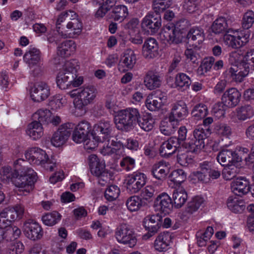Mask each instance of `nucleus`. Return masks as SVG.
Segmentation results:
<instances>
[{"instance_id": "obj_51", "label": "nucleus", "mask_w": 254, "mask_h": 254, "mask_svg": "<svg viewBox=\"0 0 254 254\" xmlns=\"http://www.w3.org/2000/svg\"><path fill=\"white\" fill-rule=\"evenodd\" d=\"M120 193V190L116 185L109 186L105 190L104 196L108 201H112L116 200L119 196Z\"/></svg>"}, {"instance_id": "obj_5", "label": "nucleus", "mask_w": 254, "mask_h": 254, "mask_svg": "<svg viewBox=\"0 0 254 254\" xmlns=\"http://www.w3.org/2000/svg\"><path fill=\"white\" fill-rule=\"evenodd\" d=\"M241 93L235 88H231L226 90L222 97V103L216 104L212 110L214 115L217 118L223 117L225 110L223 105L228 108L236 107L240 102Z\"/></svg>"}, {"instance_id": "obj_29", "label": "nucleus", "mask_w": 254, "mask_h": 254, "mask_svg": "<svg viewBox=\"0 0 254 254\" xmlns=\"http://www.w3.org/2000/svg\"><path fill=\"white\" fill-rule=\"evenodd\" d=\"M204 37L203 30L197 27L191 28L187 34L188 42L196 48L202 43Z\"/></svg>"}, {"instance_id": "obj_32", "label": "nucleus", "mask_w": 254, "mask_h": 254, "mask_svg": "<svg viewBox=\"0 0 254 254\" xmlns=\"http://www.w3.org/2000/svg\"><path fill=\"white\" fill-rule=\"evenodd\" d=\"M169 173V167L164 161H160L155 164L151 169V174L154 178L159 180L164 179Z\"/></svg>"}, {"instance_id": "obj_30", "label": "nucleus", "mask_w": 254, "mask_h": 254, "mask_svg": "<svg viewBox=\"0 0 254 254\" xmlns=\"http://www.w3.org/2000/svg\"><path fill=\"white\" fill-rule=\"evenodd\" d=\"M172 236L168 232L160 233L154 242V248L158 252H164L168 250L171 242Z\"/></svg>"}, {"instance_id": "obj_61", "label": "nucleus", "mask_w": 254, "mask_h": 254, "mask_svg": "<svg viewBox=\"0 0 254 254\" xmlns=\"http://www.w3.org/2000/svg\"><path fill=\"white\" fill-rule=\"evenodd\" d=\"M200 170L197 172L196 176L199 181L203 183L208 182L209 176H208L207 168L205 166V162L200 164Z\"/></svg>"}, {"instance_id": "obj_17", "label": "nucleus", "mask_w": 254, "mask_h": 254, "mask_svg": "<svg viewBox=\"0 0 254 254\" xmlns=\"http://www.w3.org/2000/svg\"><path fill=\"white\" fill-rule=\"evenodd\" d=\"M167 98L166 93L156 90L147 97L146 106L150 111H156L164 105L166 102Z\"/></svg>"}, {"instance_id": "obj_42", "label": "nucleus", "mask_w": 254, "mask_h": 254, "mask_svg": "<svg viewBox=\"0 0 254 254\" xmlns=\"http://www.w3.org/2000/svg\"><path fill=\"white\" fill-rule=\"evenodd\" d=\"M18 170L15 168L14 170H12L9 167H4L0 171V175L1 179L5 182L10 181L13 182L16 175H18Z\"/></svg>"}, {"instance_id": "obj_53", "label": "nucleus", "mask_w": 254, "mask_h": 254, "mask_svg": "<svg viewBox=\"0 0 254 254\" xmlns=\"http://www.w3.org/2000/svg\"><path fill=\"white\" fill-rule=\"evenodd\" d=\"M158 192V190L155 187L147 186L142 190L140 196L143 199L149 200L157 194Z\"/></svg>"}, {"instance_id": "obj_7", "label": "nucleus", "mask_w": 254, "mask_h": 254, "mask_svg": "<svg viewBox=\"0 0 254 254\" xmlns=\"http://www.w3.org/2000/svg\"><path fill=\"white\" fill-rule=\"evenodd\" d=\"M32 120L28 127H41L50 124L58 126L61 123L60 116H53L52 112L47 109H39L33 114Z\"/></svg>"}, {"instance_id": "obj_50", "label": "nucleus", "mask_w": 254, "mask_h": 254, "mask_svg": "<svg viewBox=\"0 0 254 254\" xmlns=\"http://www.w3.org/2000/svg\"><path fill=\"white\" fill-rule=\"evenodd\" d=\"M207 107L203 104L196 105L193 108L191 114L196 120L204 118L207 114Z\"/></svg>"}, {"instance_id": "obj_47", "label": "nucleus", "mask_w": 254, "mask_h": 254, "mask_svg": "<svg viewBox=\"0 0 254 254\" xmlns=\"http://www.w3.org/2000/svg\"><path fill=\"white\" fill-rule=\"evenodd\" d=\"M254 115L252 107L250 105H245L238 109L237 117L240 120L244 121L252 118Z\"/></svg>"}, {"instance_id": "obj_13", "label": "nucleus", "mask_w": 254, "mask_h": 254, "mask_svg": "<svg viewBox=\"0 0 254 254\" xmlns=\"http://www.w3.org/2000/svg\"><path fill=\"white\" fill-rule=\"evenodd\" d=\"M161 26V19L158 14L148 13L142 19L141 28L148 34L153 35L157 32Z\"/></svg>"}, {"instance_id": "obj_46", "label": "nucleus", "mask_w": 254, "mask_h": 254, "mask_svg": "<svg viewBox=\"0 0 254 254\" xmlns=\"http://www.w3.org/2000/svg\"><path fill=\"white\" fill-rule=\"evenodd\" d=\"M170 181L174 184V185H179L184 182L186 178L187 175L182 169H177L173 171L169 176Z\"/></svg>"}, {"instance_id": "obj_2", "label": "nucleus", "mask_w": 254, "mask_h": 254, "mask_svg": "<svg viewBox=\"0 0 254 254\" xmlns=\"http://www.w3.org/2000/svg\"><path fill=\"white\" fill-rule=\"evenodd\" d=\"M114 123L117 127H120L119 125L124 127L137 125L140 127H149L153 126L154 121L148 116L140 117L138 110L135 108H128L118 112L114 118Z\"/></svg>"}, {"instance_id": "obj_39", "label": "nucleus", "mask_w": 254, "mask_h": 254, "mask_svg": "<svg viewBox=\"0 0 254 254\" xmlns=\"http://www.w3.org/2000/svg\"><path fill=\"white\" fill-rule=\"evenodd\" d=\"M236 164L229 165L223 169L222 174L225 180H231L240 173L241 169L236 166Z\"/></svg>"}, {"instance_id": "obj_38", "label": "nucleus", "mask_w": 254, "mask_h": 254, "mask_svg": "<svg viewBox=\"0 0 254 254\" xmlns=\"http://www.w3.org/2000/svg\"><path fill=\"white\" fill-rule=\"evenodd\" d=\"M66 28L70 30L69 32H68L67 31H65L69 34L67 38H71L73 37L74 36H78L81 33L82 25L77 19H73L72 21L68 22Z\"/></svg>"}, {"instance_id": "obj_44", "label": "nucleus", "mask_w": 254, "mask_h": 254, "mask_svg": "<svg viewBox=\"0 0 254 254\" xmlns=\"http://www.w3.org/2000/svg\"><path fill=\"white\" fill-rule=\"evenodd\" d=\"M203 202L204 199L202 197L198 196L194 197L188 203L185 213L192 214L198 209Z\"/></svg>"}, {"instance_id": "obj_57", "label": "nucleus", "mask_w": 254, "mask_h": 254, "mask_svg": "<svg viewBox=\"0 0 254 254\" xmlns=\"http://www.w3.org/2000/svg\"><path fill=\"white\" fill-rule=\"evenodd\" d=\"M223 41L225 44L233 49L239 48V44L237 36L226 34L223 37Z\"/></svg>"}, {"instance_id": "obj_4", "label": "nucleus", "mask_w": 254, "mask_h": 254, "mask_svg": "<svg viewBox=\"0 0 254 254\" xmlns=\"http://www.w3.org/2000/svg\"><path fill=\"white\" fill-rule=\"evenodd\" d=\"M29 163L40 165L46 170L53 171L56 167V163L50 160L46 151L39 147H31L25 153Z\"/></svg>"}, {"instance_id": "obj_23", "label": "nucleus", "mask_w": 254, "mask_h": 254, "mask_svg": "<svg viewBox=\"0 0 254 254\" xmlns=\"http://www.w3.org/2000/svg\"><path fill=\"white\" fill-rule=\"evenodd\" d=\"M70 129V128H58L52 137V144L56 147L64 145L71 134Z\"/></svg>"}, {"instance_id": "obj_25", "label": "nucleus", "mask_w": 254, "mask_h": 254, "mask_svg": "<svg viewBox=\"0 0 254 254\" xmlns=\"http://www.w3.org/2000/svg\"><path fill=\"white\" fill-rule=\"evenodd\" d=\"M41 60V52L35 47H30L23 56V61L30 67L40 64Z\"/></svg>"}, {"instance_id": "obj_41", "label": "nucleus", "mask_w": 254, "mask_h": 254, "mask_svg": "<svg viewBox=\"0 0 254 254\" xmlns=\"http://www.w3.org/2000/svg\"><path fill=\"white\" fill-rule=\"evenodd\" d=\"M215 61V58L212 56L204 58L197 69V73L199 75H202L210 71Z\"/></svg>"}, {"instance_id": "obj_58", "label": "nucleus", "mask_w": 254, "mask_h": 254, "mask_svg": "<svg viewBox=\"0 0 254 254\" xmlns=\"http://www.w3.org/2000/svg\"><path fill=\"white\" fill-rule=\"evenodd\" d=\"M79 68V65L77 62H76V66H75L73 69L74 76H73V79L70 82V88L71 87H77L80 86L83 83V77L81 76H78L77 75V70Z\"/></svg>"}, {"instance_id": "obj_27", "label": "nucleus", "mask_w": 254, "mask_h": 254, "mask_svg": "<svg viewBox=\"0 0 254 254\" xmlns=\"http://www.w3.org/2000/svg\"><path fill=\"white\" fill-rule=\"evenodd\" d=\"M162 77L159 73L155 71H148L144 77V83L147 89L153 90L160 87Z\"/></svg>"}, {"instance_id": "obj_60", "label": "nucleus", "mask_w": 254, "mask_h": 254, "mask_svg": "<svg viewBox=\"0 0 254 254\" xmlns=\"http://www.w3.org/2000/svg\"><path fill=\"white\" fill-rule=\"evenodd\" d=\"M64 103L63 97L61 95H56L52 97L49 102V105L53 110H57L62 107Z\"/></svg>"}, {"instance_id": "obj_20", "label": "nucleus", "mask_w": 254, "mask_h": 254, "mask_svg": "<svg viewBox=\"0 0 254 254\" xmlns=\"http://www.w3.org/2000/svg\"><path fill=\"white\" fill-rule=\"evenodd\" d=\"M158 44L156 40L154 38H148L142 46V55L145 59H153L158 55Z\"/></svg>"}, {"instance_id": "obj_26", "label": "nucleus", "mask_w": 254, "mask_h": 254, "mask_svg": "<svg viewBox=\"0 0 254 254\" xmlns=\"http://www.w3.org/2000/svg\"><path fill=\"white\" fill-rule=\"evenodd\" d=\"M217 160L222 166L237 163L240 161L237 154L230 150L221 151L217 156Z\"/></svg>"}, {"instance_id": "obj_6", "label": "nucleus", "mask_w": 254, "mask_h": 254, "mask_svg": "<svg viewBox=\"0 0 254 254\" xmlns=\"http://www.w3.org/2000/svg\"><path fill=\"white\" fill-rule=\"evenodd\" d=\"M115 135L112 128H96L89 132L84 141V147L87 151H92L98 146L99 142L109 141L110 138Z\"/></svg>"}, {"instance_id": "obj_45", "label": "nucleus", "mask_w": 254, "mask_h": 254, "mask_svg": "<svg viewBox=\"0 0 254 254\" xmlns=\"http://www.w3.org/2000/svg\"><path fill=\"white\" fill-rule=\"evenodd\" d=\"M126 205L130 211H136L142 206V200L138 196L133 195L127 199Z\"/></svg>"}, {"instance_id": "obj_48", "label": "nucleus", "mask_w": 254, "mask_h": 254, "mask_svg": "<svg viewBox=\"0 0 254 254\" xmlns=\"http://www.w3.org/2000/svg\"><path fill=\"white\" fill-rule=\"evenodd\" d=\"M4 240L5 242L12 241L17 239L21 234V230L17 227H9L7 229H3Z\"/></svg>"}, {"instance_id": "obj_40", "label": "nucleus", "mask_w": 254, "mask_h": 254, "mask_svg": "<svg viewBox=\"0 0 254 254\" xmlns=\"http://www.w3.org/2000/svg\"><path fill=\"white\" fill-rule=\"evenodd\" d=\"M88 129V128L87 129L84 128H74L71 135L72 140L76 143L84 142L91 131Z\"/></svg>"}, {"instance_id": "obj_11", "label": "nucleus", "mask_w": 254, "mask_h": 254, "mask_svg": "<svg viewBox=\"0 0 254 254\" xmlns=\"http://www.w3.org/2000/svg\"><path fill=\"white\" fill-rule=\"evenodd\" d=\"M211 133L210 128H197L193 131L194 140L188 143V150L194 153H198L204 148V140L207 138Z\"/></svg>"}, {"instance_id": "obj_9", "label": "nucleus", "mask_w": 254, "mask_h": 254, "mask_svg": "<svg viewBox=\"0 0 254 254\" xmlns=\"http://www.w3.org/2000/svg\"><path fill=\"white\" fill-rule=\"evenodd\" d=\"M115 237L119 243L130 248L134 247L137 242V234L131 226L127 224H122L116 228Z\"/></svg>"}, {"instance_id": "obj_1", "label": "nucleus", "mask_w": 254, "mask_h": 254, "mask_svg": "<svg viewBox=\"0 0 254 254\" xmlns=\"http://www.w3.org/2000/svg\"><path fill=\"white\" fill-rule=\"evenodd\" d=\"M27 162L23 159H18L14 163V168L18 170V175L13 181L15 186L20 191L29 193L36 181V173L31 168L25 166Z\"/></svg>"}, {"instance_id": "obj_21", "label": "nucleus", "mask_w": 254, "mask_h": 254, "mask_svg": "<svg viewBox=\"0 0 254 254\" xmlns=\"http://www.w3.org/2000/svg\"><path fill=\"white\" fill-rule=\"evenodd\" d=\"M155 205L158 210L164 214H169L173 207V203L170 196L165 192L158 195L155 201Z\"/></svg>"}, {"instance_id": "obj_52", "label": "nucleus", "mask_w": 254, "mask_h": 254, "mask_svg": "<svg viewBox=\"0 0 254 254\" xmlns=\"http://www.w3.org/2000/svg\"><path fill=\"white\" fill-rule=\"evenodd\" d=\"M254 23V12L249 10L244 15L242 21V27L245 29L251 28Z\"/></svg>"}, {"instance_id": "obj_14", "label": "nucleus", "mask_w": 254, "mask_h": 254, "mask_svg": "<svg viewBox=\"0 0 254 254\" xmlns=\"http://www.w3.org/2000/svg\"><path fill=\"white\" fill-rule=\"evenodd\" d=\"M126 182L127 191L131 193H135L145 185L146 177L140 172L134 173L127 178Z\"/></svg>"}, {"instance_id": "obj_55", "label": "nucleus", "mask_w": 254, "mask_h": 254, "mask_svg": "<svg viewBox=\"0 0 254 254\" xmlns=\"http://www.w3.org/2000/svg\"><path fill=\"white\" fill-rule=\"evenodd\" d=\"M68 15L67 12H64L61 13L57 19L56 22V28L57 31L58 32L60 36L63 38H67L69 36V34H67L65 31H64L61 30V23L65 20V18Z\"/></svg>"}, {"instance_id": "obj_16", "label": "nucleus", "mask_w": 254, "mask_h": 254, "mask_svg": "<svg viewBox=\"0 0 254 254\" xmlns=\"http://www.w3.org/2000/svg\"><path fill=\"white\" fill-rule=\"evenodd\" d=\"M185 20H181L178 21L175 27L170 26L166 27L162 33L163 37L165 40L170 43L178 44L181 43L183 39L184 36L182 32L181 31V23H184Z\"/></svg>"}, {"instance_id": "obj_54", "label": "nucleus", "mask_w": 254, "mask_h": 254, "mask_svg": "<svg viewBox=\"0 0 254 254\" xmlns=\"http://www.w3.org/2000/svg\"><path fill=\"white\" fill-rule=\"evenodd\" d=\"M187 49L185 52V55L188 60L194 64L198 63V60L200 58V55L198 52L199 47Z\"/></svg>"}, {"instance_id": "obj_35", "label": "nucleus", "mask_w": 254, "mask_h": 254, "mask_svg": "<svg viewBox=\"0 0 254 254\" xmlns=\"http://www.w3.org/2000/svg\"><path fill=\"white\" fill-rule=\"evenodd\" d=\"M228 208L235 213H242L245 209V202L235 196H229L227 201Z\"/></svg>"}, {"instance_id": "obj_22", "label": "nucleus", "mask_w": 254, "mask_h": 254, "mask_svg": "<svg viewBox=\"0 0 254 254\" xmlns=\"http://www.w3.org/2000/svg\"><path fill=\"white\" fill-rule=\"evenodd\" d=\"M24 232L27 238L33 241L40 239L43 232L40 225L36 222H27L24 225Z\"/></svg>"}, {"instance_id": "obj_18", "label": "nucleus", "mask_w": 254, "mask_h": 254, "mask_svg": "<svg viewBox=\"0 0 254 254\" xmlns=\"http://www.w3.org/2000/svg\"><path fill=\"white\" fill-rule=\"evenodd\" d=\"M250 69V65L242 60L238 65L229 68L228 71L233 80L241 82L248 75Z\"/></svg>"}, {"instance_id": "obj_10", "label": "nucleus", "mask_w": 254, "mask_h": 254, "mask_svg": "<svg viewBox=\"0 0 254 254\" xmlns=\"http://www.w3.org/2000/svg\"><path fill=\"white\" fill-rule=\"evenodd\" d=\"M76 62L75 60L67 61L63 68L58 72L56 78V82L57 86L60 89L64 90L70 88L69 84L74 75L73 69L76 66Z\"/></svg>"}, {"instance_id": "obj_12", "label": "nucleus", "mask_w": 254, "mask_h": 254, "mask_svg": "<svg viewBox=\"0 0 254 254\" xmlns=\"http://www.w3.org/2000/svg\"><path fill=\"white\" fill-rule=\"evenodd\" d=\"M143 223L148 232L143 236L142 238L147 240L157 232L162 224V217L159 213L148 215L145 217Z\"/></svg>"}, {"instance_id": "obj_36", "label": "nucleus", "mask_w": 254, "mask_h": 254, "mask_svg": "<svg viewBox=\"0 0 254 254\" xmlns=\"http://www.w3.org/2000/svg\"><path fill=\"white\" fill-rule=\"evenodd\" d=\"M173 199L175 207L177 208H181L188 199V193L184 188H179L174 191Z\"/></svg>"}, {"instance_id": "obj_49", "label": "nucleus", "mask_w": 254, "mask_h": 254, "mask_svg": "<svg viewBox=\"0 0 254 254\" xmlns=\"http://www.w3.org/2000/svg\"><path fill=\"white\" fill-rule=\"evenodd\" d=\"M61 218V215L58 212L54 211L44 215L42 220L45 225L51 226L57 223Z\"/></svg>"}, {"instance_id": "obj_56", "label": "nucleus", "mask_w": 254, "mask_h": 254, "mask_svg": "<svg viewBox=\"0 0 254 254\" xmlns=\"http://www.w3.org/2000/svg\"><path fill=\"white\" fill-rule=\"evenodd\" d=\"M26 133L33 140L40 138L44 134L43 128H27Z\"/></svg>"}, {"instance_id": "obj_33", "label": "nucleus", "mask_w": 254, "mask_h": 254, "mask_svg": "<svg viewBox=\"0 0 254 254\" xmlns=\"http://www.w3.org/2000/svg\"><path fill=\"white\" fill-rule=\"evenodd\" d=\"M76 49V44L73 40H66L58 47V54L62 57H67Z\"/></svg>"}, {"instance_id": "obj_15", "label": "nucleus", "mask_w": 254, "mask_h": 254, "mask_svg": "<svg viewBox=\"0 0 254 254\" xmlns=\"http://www.w3.org/2000/svg\"><path fill=\"white\" fill-rule=\"evenodd\" d=\"M188 114L187 106L183 101H179L173 105L171 115L168 118L171 125L177 126L179 122Z\"/></svg>"}, {"instance_id": "obj_31", "label": "nucleus", "mask_w": 254, "mask_h": 254, "mask_svg": "<svg viewBox=\"0 0 254 254\" xmlns=\"http://www.w3.org/2000/svg\"><path fill=\"white\" fill-rule=\"evenodd\" d=\"M231 187L233 191L238 195L246 194L250 190L249 182L245 177L237 178L232 183Z\"/></svg>"}, {"instance_id": "obj_64", "label": "nucleus", "mask_w": 254, "mask_h": 254, "mask_svg": "<svg viewBox=\"0 0 254 254\" xmlns=\"http://www.w3.org/2000/svg\"><path fill=\"white\" fill-rule=\"evenodd\" d=\"M205 166L207 168L208 176H209V181L211 178L212 179H216L220 176L221 172L215 169L212 168L210 163L205 162Z\"/></svg>"}, {"instance_id": "obj_19", "label": "nucleus", "mask_w": 254, "mask_h": 254, "mask_svg": "<svg viewBox=\"0 0 254 254\" xmlns=\"http://www.w3.org/2000/svg\"><path fill=\"white\" fill-rule=\"evenodd\" d=\"M50 95V87L44 82L35 84L31 91V97L34 102L43 101L46 99Z\"/></svg>"}, {"instance_id": "obj_24", "label": "nucleus", "mask_w": 254, "mask_h": 254, "mask_svg": "<svg viewBox=\"0 0 254 254\" xmlns=\"http://www.w3.org/2000/svg\"><path fill=\"white\" fill-rule=\"evenodd\" d=\"M136 57L133 50L127 49L120 60L119 68L123 71L132 69L136 63Z\"/></svg>"}, {"instance_id": "obj_3", "label": "nucleus", "mask_w": 254, "mask_h": 254, "mask_svg": "<svg viewBox=\"0 0 254 254\" xmlns=\"http://www.w3.org/2000/svg\"><path fill=\"white\" fill-rule=\"evenodd\" d=\"M71 98L76 97L74 102L75 108L81 111L80 115L87 111V106L92 104L97 94L96 88L92 85L83 86L68 93Z\"/></svg>"}, {"instance_id": "obj_37", "label": "nucleus", "mask_w": 254, "mask_h": 254, "mask_svg": "<svg viewBox=\"0 0 254 254\" xmlns=\"http://www.w3.org/2000/svg\"><path fill=\"white\" fill-rule=\"evenodd\" d=\"M128 15V9L124 5H118L115 6L111 13V17L115 21H122Z\"/></svg>"}, {"instance_id": "obj_62", "label": "nucleus", "mask_w": 254, "mask_h": 254, "mask_svg": "<svg viewBox=\"0 0 254 254\" xmlns=\"http://www.w3.org/2000/svg\"><path fill=\"white\" fill-rule=\"evenodd\" d=\"M197 0H184L183 7L187 12L192 13L197 9Z\"/></svg>"}, {"instance_id": "obj_43", "label": "nucleus", "mask_w": 254, "mask_h": 254, "mask_svg": "<svg viewBox=\"0 0 254 254\" xmlns=\"http://www.w3.org/2000/svg\"><path fill=\"white\" fill-rule=\"evenodd\" d=\"M191 83L190 77L185 73H179L176 76L175 84L177 87L184 88L185 90L189 87Z\"/></svg>"}, {"instance_id": "obj_8", "label": "nucleus", "mask_w": 254, "mask_h": 254, "mask_svg": "<svg viewBox=\"0 0 254 254\" xmlns=\"http://www.w3.org/2000/svg\"><path fill=\"white\" fill-rule=\"evenodd\" d=\"M88 162L91 174L98 178L100 184L104 186L112 177L111 173L106 169L105 162L100 161L95 154L89 156Z\"/></svg>"}, {"instance_id": "obj_28", "label": "nucleus", "mask_w": 254, "mask_h": 254, "mask_svg": "<svg viewBox=\"0 0 254 254\" xmlns=\"http://www.w3.org/2000/svg\"><path fill=\"white\" fill-rule=\"evenodd\" d=\"M179 146L177 138L171 137L162 144L159 149L160 154L164 157H169L177 151Z\"/></svg>"}, {"instance_id": "obj_34", "label": "nucleus", "mask_w": 254, "mask_h": 254, "mask_svg": "<svg viewBox=\"0 0 254 254\" xmlns=\"http://www.w3.org/2000/svg\"><path fill=\"white\" fill-rule=\"evenodd\" d=\"M211 29L212 32L215 34H220L228 32L229 29L228 20L225 17H219L214 21L211 26Z\"/></svg>"}, {"instance_id": "obj_59", "label": "nucleus", "mask_w": 254, "mask_h": 254, "mask_svg": "<svg viewBox=\"0 0 254 254\" xmlns=\"http://www.w3.org/2000/svg\"><path fill=\"white\" fill-rule=\"evenodd\" d=\"M135 162V160L133 158L129 156H126L122 159L120 164L124 170L129 171L134 167Z\"/></svg>"}, {"instance_id": "obj_63", "label": "nucleus", "mask_w": 254, "mask_h": 254, "mask_svg": "<svg viewBox=\"0 0 254 254\" xmlns=\"http://www.w3.org/2000/svg\"><path fill=\"white\" fill-rule=\"evenodd\" d=\"M239 48L244 46L248 42L250 34L248 31H242L237 36Z\"/></svg>"}]
</instances>
